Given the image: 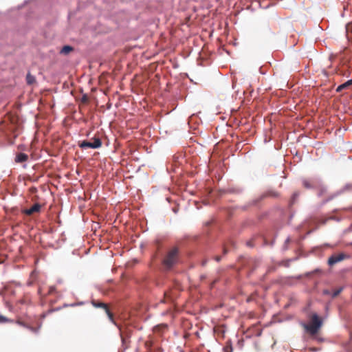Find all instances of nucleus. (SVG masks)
<instances>
[{
	"label": "nucleus",
	"mask_w": 352,
	"mask_h": 352,
	"mask_svg": "<svg viewBox=\"0 0 352 352\" xmlns=\"http://www.w3.org/2000/svg\"><path fill=\"white\" fill-rule=\"evenodd\" d=\"M28 159V155L23 153L19 154L16 157V161L17 162H25Z\"/></svg>",
	"instance_id": "8"
},
{
	"label": "nucleus",
	"mask_w": 352,
	"mask_h": 352,
	"mask_svg": "<svg viewBox=\"0 0 352 352\" xmlns=\"http://www.w3.org/2000/svg\"><path fill=\"white\" fill-rule=\"evenodd\" d=\"M120 336H121L122 343L125 344L126 342V337L124 336L123 332L122 331H120Z\"/></svg>",
	"instance_id": "15"
},
{
	"label": "nucleus",
	"mask_w": 352,
	"mask_h": 352,
	"mask_svg": "<svg viewBox=\"0 0 352 352\" xmlns=\"http://www.w3.org/2000/svg\"><path fill=\"white\" fill-rule=\"evenodd\" d=\"M322 325V320L316 314H313L310 316V321L309 323L302 324L305 330L311 336L317 334Z\"/></svg>",
	"instance_id": "1"
},
{
	"label": "nucleus",
	"mask_w": 352,
	"mask_h": 352,
	"mask_svg": "<svg viewBox=\"0 0 352 352\" xmlns=\"http://www.w3.org/2000/svg\"><path fill=\"white\" fill-rule=\"evenodd\" d=\"M351 85H352V80H348L347 82L342 84L341 85H340L338 88H337V91H342V89L348 87L349 86H350Z\"/></svg>",
	"instance_id": "7"
},
{
	"label": "nucleus",
	"mask_w": 352,
	"mask_h": 352,
	"mask_svg": "<svg viewBox=\"0 0 352 352\" xmlns=\"http://www.w3.org/2000/svg\"><path fill=\"white\" fill-rule=\"evenodd\" d=\"M179 256L178 249L177 248H172L168 251L165 256L164 264H173L177 262Z\"/></svg>",
	"instance_id": "2"
},
{
	"label": "nucleus",
	"mask_w": 352,
	"mask_h": 352,
	"mask_svg": "<svg viewBox=\"0 0 352 352\" xmlns=\"http://www.w3.org/2000/svg\"><path fill=\"white\" fill-rule=\"evenodd\" d=\"M10 322H12V320H9L8 318L3 315H0V323H6Z\"/></svg>",
	"instance_id": "11"
},
{
	"label": "nucleus",
	"mask_w": 352,
	"mask_h": 352,
	"mask_svg": "<svg viewBox=\"0 0 352 352\" xmlns=\"http://www.w3.org/2000/svg\"><path fill=\"white\" fill-rule=\"evenodd\" d=\"M92 305L95 307H98V308H102L103 309H104L105 312L107 313L109 318L113 321V314L110 311L109 307H108V305L107 304H105L104 302H98V301H96V300H92L91 302Z\"/></svg>",
	"instance_id": "4"
},
{
	"label": "nucleus",
	"mask_w": 352,
	"mask_h": 352,
	"mask_svg": "<svg viewBox=\"0 0 352 352\" xmlns=\"http://www.w3.org/2000/svg\"><path fill=\"white\" fill-rule=\"evenodd\" d=\"M41 327V324H40L37 327H34L29 324V327H28L27 329H30L32 332L34 333H38Z\"/></svg>",
	"instance_id": "10"
},
{
	"label": "nucleus",
	"mask_w": 352,
	"mask_h": 352,
	"mask_svg": "<svg viewBox=\"0 0 352 352\" xmlns=\"http://www.w3.org/2000/svg\"><path fill=\"white\" fill-rule=\"evenodd\" d=\"M55 289H56L55 287H54V286L50 287L49 288L48 294H51L54 293L55 292Z\"/></svg>",
	"instance_id": "16"
},
{
	"label": "nucleus",
	"mask_w": 352,
	"mask_h": 352,
	"mask_svg": "<svg viewBox=\"0 0 352 352\" xmlns=\"http://www.w3.org/2000/svg\"><path fill=\"white\" fill-rule=\"evenodd\" d=\"M101 141L99 138H94L93 142L83 141L80 144V146L82 148H98L101 146Z\"/></svg>",
	"instance_id": "3"
},
{
	"label": "nucleus",
	"mask_w": 352,
	"mask_h": 352,
	"mask_svg": "<svg viewBox=\"0 0 352 352\" xmlns=\"http://www.w3.org/2000/svg\"><path fill=\"white\" fill-rule=\"evenodd\" d=\"M342 289H343L342 287H340V288H338V289H336V290L333 292V294H332V296H333V298H335V297H336L337 296H338V295L341 293V292L342 291Z\"/></svg>",
	"instance_id": "12"
},
{
	"label": "nucleus",
	"mask_w": 352,
	"mask_h": 352,
	"mask_svg": "<svg viewBox=\"0 0 352 352\" xmlns=\"http://www.w3.org/2000/svg\"><path fill=\"white\" fill-rule=\"evenodd\" d=\"M323 293H324V294H330V292H329V290H324Z\"/></svg>",
	"instance_id": "17"
},
{
	"label": "nucleus",
	"mask_w": 352,
	"mask_h": 352,
	"mask_svg": "<svg viewBox=\"0 0 352 352\" xmlns=\"http://www.w3.org/2000/svg\"><path fill=\"white\" fill-rule=\"evenodd\" d=\"M34 80V78L33 76H30V75H28L27 76V81H28V84H32Z\"/></svg>",
	"instance_id": "14"
},
{
	"label": "nucleus",
	"mask_w": 352,
	"mask_h": 352,
	"mask_svg": "<svg viewBox=\"0 0 352 352\" xmlns=\"http://www.w3.org/2000/svg\"><path fill=\"white\" fill-rule=\"evenodd\" d=\"M72 50V48L70 46L66 45L61 49L60 53L63 54H68Z\"/></svg>",
	"instance_id": "9"
},
{
	"label": "nucleus",
	"mask_w": 352,
	"mask_h": 352,
	"mask_svg": "<svg viewBox=\"0 0 352 352\" xmlns=\"http://www.w3.org/2000/svg\"><path fill=\"white\" fill-rule=\"evenodd\" d=\"M16 324H18L20 326H22L23 327H25V328H28L29 327V324L24 322L23 321L21 320H18L16 322Z\"/></svg>",
	"instance_id": "13"
},
{
	"label": "nucleus",
	"mask_w": 352,
	"mask_h": 352,
	"mask_svg": "<svg viewBox=\"0 0 352 352\" xmlns=\"http://www.w3.org/2000/svg\"><path fill=\"white\" fill-rule=\"evenodd\" d=\"M248 246H250V247H251V246H252V243H251L250 242H248Z\"/></svg>",
	"instance_id": "18"
},
{
	"label": "nucleus",
	"mask_w": 352,
	"mask_h": 352,
	"mask_svg": "<svg viewBox=\"0 0 352 352\" xmlns=\"http://www.w3.org/2000/svg\"><path fill=\"white\" fill-rule=\"evenodd\" d=\"M347 258V256L343 253H339L331 256L329 258L328 264H336V263L344 261Z\"/></svg>",
	"instance_id": "5"
},
{
	"label": "nucleus",
	"mask_w": 352,
	"mask_h": 352,
	"mask_svg": "<svg viewBox=\"0 0 352 352\" xmlns=\"http://www.w3.org/2000/svg\"><path fill=\"white\" fill-rule=\"evenodd\" d=\"M41 206L39 204H34L33 206H32L30 209H27L25 212L30 215L34 212H38L40 210Z\"/></svg>",
	"instance_id": "6"
}]
</instances>
